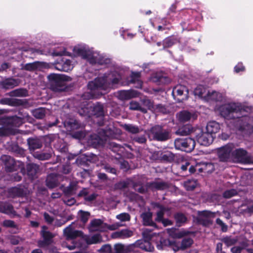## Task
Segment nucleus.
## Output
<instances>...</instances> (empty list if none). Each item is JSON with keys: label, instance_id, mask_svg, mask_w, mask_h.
Listing matches in <instances>:
<instances>
[{"label": "nucleus", "instance_id": "26", "mask_svg": "<svg viewBox=\"0 0 253 253\" xmlns=\"http://www.w3.org/2000/svg\"><path fill=\"white\" fill-rule=\"evenodd\" d=\"M155 208L157 209V217L155 220L157 222H161L164 219L163 215L166 209L158 204H155Z\"/></svg>", "mask_w": 253, "mask_h": 253}, {"label": "nucleus", "instance_id": "42", "mask_svg": "<svg viewBox=\"0 0 253 253\" xmlns=\"http://www.w3.org/2000/svg\"><path fill=\"white\" fill-rule=\"evenodd\" d=\"M144 238L146 239H152L154 236L156 235L155 233L151 232V229L149 228H145L142 232Z\"/></svg>", "mask_w": 253, "mask_h": 253}, {"label": "nucleus", "instance_id": "5", "mask_svg": "<svg viewBox=\"0 0 253 253\" xmlns=\"http://www.w3.org/2000/svg\"><path fill=\"white\" fill-rule=\"evenodd\" d=\"M148 135L150 139L158 141H165L169 137V133L159 126L153 127L149 131Z\"/></svg>", "mask_w": 253, "mask_h": 253}, {"label": "nucleus", "instance_id": "60", "mask_svg": "<svg viewBox=\"0 0 253 253\" xmlns=\"http://www.w3.org/2000/svg\"><path fill=\"white\" fill-rule=\"evenodd\" d=\"M3 225L6 227H13L14 226V223L11 220H5L3 222Z\"/></svg>", "mask_w": 253, "mask_h": 253}, {"label": "nucleus", "instance_id": "54", "mask_svg": "<svg viewBox=\"0 0 253 253\" xmlns=\"http://www.w3.org/2000/svg\"><path fill=\"white\" fill-rule=\"evenodd\" d=\"M53 54L55 56H62L66 54V51L64 48L60 50L56 49L53 52Z\"/></svg>", "mask_w": 253, "mask_h": 253}, {"label": "nucleus", "instance_id": "6", "mask_svg": "<svg viewBox=\"0 0 253 253\" xmlns=\"http://www.w3.org/2000/svg\"><path fill=\"white\" fill-rule=\"evenodd\" d=\"M157 238L156 246L158 250H162L165 249L167 247H170L174 252L178 251L177 242L165 239L160 234L157 235Z\"/></svg>", "mask_w": 253, "mask_h": 253}, {"label": "nucleus", "instance_id": "28", "mask_svg": "<svg viewBox=\"0 0 253 253\" xmlns=\"http://www.w3.org/2000/svg\"><path fill=\"white\" fill-rule=\"evenodd\" d=\"M135 247L139 245L140 248L146 252H153L154 250L153 246H152L151 243L146 241H144L143 242H141V244H139V242H136L135 244Z\"/></svg>", "mask_w": 253, "mask_h": 253}, {"label": "nucleus", "instance_id": "63", "mask_svg": "<svg viewBox=\"0 0 253 253\" xmlns=\"http://www.w3.org/2000/svg\"><path fill=\"white\" fill-rule=\"evenodd\" d=\"M44 217L45 220L48 223H51L53 220L52 217L50 216L48 213H45L44 214Z\"/></svg>", "mask_w": 253, "mask_h": 253}, {"label": "nucleus", "instance_id": "43", "mask_svg": "<svg viewBox=\"0 0 253 253\" xmlns=\"http://www.w3.org/2000/svg\"><path fill=\"white\" fill-rule=\"evenodd\" d=\"M78 216L84 223H85L88 219L89 213L88 212L80 211Z\"/></svg>", "mask_w": 253, "mask_h": 253}, {"label": "nucleus", "instance_id": "32", "mask_svg": "<svg viewBox=\"0 0 253 253\" xmlns=\"http://www.w3.org/2000/svg\"><path fill=\"white\" fill-rule=\"evenodd\" d=\"M49 79L51 81V84H60V80H66L65 77L59 75L51 74L48 76Z\"/></svg>", "mask_w": 253, "mask_h": 253}, {"label": "nucleus", "instance_id": "15", "mask_svg": "<svg viewBox=\"0 0 253 253\" xmlns=\"http://www.w3.org/2000/svg\"><path fill=\"white\" fill-rule=\"evenodd\" d=\"M41 234L44 239V241H40L39 242V246L43 247L44 245L49 244L50 242V240L53 237V235L47 231V228L45 226L42 227Z\"/></svg>", "mask_w": 253, "mask_h": 253}, {"label": "nucleus", "instance_id": "37", "mask_svg": "<svg viewBox=\"0 0 253 253\" xmlns=\"http://www.w3.org/2000/svg\"><path fill=\"white\" fill-rule=\"evenodd\" d=\"M27 94V91L24 89H17L10 92L11 96H25Z\"/></svg>", "mask_w": 253, "mask_h": 253}, {"label": "nucleus", "instance_id": "20", "mask_svg": "<svg viewBox=\"0 0 253 253\" xmlns=\"http://www.w3.org/2000/svg\"><path fill=\"white\" fill-rule=\"evenodd\" d=\"M143 219V224L145 225L151 226L156 227V224L152 221V213L150 211H147L143 213L141 215Z\"/></svg>", "mask_w": 253, "mask_h": 253}, {"label": "nucleus", "instance_id": "64", "mask_svg": "<svg viewBox=\"0 0 253 253\" xmlns=\"http://www.w3.org/2000/svg\"><path fill=\"white\" fill-rule=\"evenodd\" d=\"M63 247H65L66 248H68L69 250H72L75 249L76 248H80L81 246L79 245H74L73 246H67L65 245L64 244L63 245Z\"/></svg>", "mask_w": 253, "mask_h": 253}, {"label": "nucleus", "instance_id": "50", "mask_svg": "<svg viewBox=\"0 0 253 253\" xmlns=\"http://www.w3.org/2000/svg\"><path fill=\"white\" fill-rule=\"evenodd\" d=\"M15 126H19L22 124V120L18 117H14L10 121Z\"/></svg>", "mask_w": 253, "mask_h": 253}, {"label": "nucleus", "instance_id": "49", "mask_svg": "<svg viewBox=\"0 0 253 253\" xmlns=\"http://www.w3.org/2000/svg\"><path fill=\"white\" fill-rule=\"evenodd\" d=\"M236 193L237 192L236 190L232 189L225 191L223 194V196L226 198H229L235 195Z\"/></svg>", "mask_w": 253, "mask_h": 253}, {"label": "nucleus", "instance_id": "22", "mask_svg": "<svg viewBox=\"0 0 253 253\" xmlns=\"http://www.w3.org/2000/svg\"><path fill=\"white\" fill-rule=\"evenodd\" d=\"M177 117L179 120L183 122L188 121L191 119L194 120L197 117V116L195 114H192L189 112L185 111L180 112L178 114Z\"/></svg>", "mask_w": 253, "mask_h": 253}, {"label": "nucleus", "instance_id": "46", "mask_svg": "<svg viewBox=\"0 0 253 253\" xmlns=\"http://www.w3.org/2000/svg\"><path fill=\"white\" fill-rule=\"evenodd\" d=\"M237 241V239L230 237L225 238L223 239L224 242L227 246H230L233 244H235Z\"/></svg>", "mask_w": 253, "mask_h": 253}, {"label": "nucleus", "instance_id": "53", "mask_svg": "<svg viewBox=\"0 0 253 253\" xmlns=\"http://www.w3.org/2000/svg\"><path fill=\"white\" fill-rule=\"evenodd\" d=\"M216 223L217 224H218L219 226H220V227H221V229H222V230L223 231V232H225L227 231V226L226 225H225L223 222L222 221L219 219V218H217L216 219Z\"/></svg>", "mask_w": 253, "mask_h": 253}, {"label": "nucleus", "instance_id": "2", "mask_svg": "<svg viewBox=\"0 0 253 253\" xmlns=\"http://www.w3.org/2000/svg\"><path fill=\"white\" fill-rule=\"evenodd\" d=\"M120 79V76L116 72L111 73L90 82L88 84V88L90 91L98 89L106 90L117 84Z\"/></svg>", "mask_w": 253, "mask_h": 253}, {"label": "nucleus", "instance_id": "11", "mask_svg": "<svg viewBox=\"0 0 253 253\" xmlns=\"http://www.w3.org/2000/svg\"><path fill=\"white\" fill-rule=\"evenodd\" d=\"M172 93L173 96L176 95L177 96H182L183 95V97L178 99V100H182L188 98L189 92L186 86L182 85H178L173 88Z\"/></svg>", "mask_w": 253, "mask_h": 253}, {"label": "nucleus", "instance_id": "12", "mask_svg": "<svg viewBox=\"0 0 253 253\" xmlns=\"http://www.w3.org/2000/svg\"><path fill=\"white\" fill-rule=\"evenodd\" d=\"M214 214L213 213L209 211H199L198 213V218L199 222L204 225H208L211 222V218L213 217Z\"/></svg>", "mask_w": 253, "mask_h": 253}, {"label": "nucleus", "instance_id": "29", "mask_svg": "<svg viewBox=\"0 0 253 253\" xmlns=\"http://www.w3.org/2000/svg\"><path fill=\"white\" fill-rule=\"evenodd\" d=\"M208 98L206 101H209L211 100L220 101L222 98V95L215 91H209Z\"/></svg>", "mask_w": 253, "mask_h": 253}, {"label": "nucleus", "instance_id": "39", "mask_svg": "<svg viewBox=\"0 0 253 253\" xmlns=\"http://www.w3.org/2000/svg\"><path fill=\"white\" fill-rule=\"evenodd\" d=\"M175 43V40L173 38L169 37L165 39L163 41V48L165 49L166 48H169L171 47Z\"/></svg>", "mask_w": 253, "mask_h": 253}, {"label": "nucleus", "instance_id": "47", "mask_svg": "<svg viewBox=\"0 0 253 253\" xmlns=\"http://www.w3.org/2000/svg\"><path fill=\"white\" fill-rule=\"evenodd\" d=\"M175 219L177 223H182L186 221V217L182 214L178 213L175 215Z\"/></svg>", "mask_w": 253, "mask_h": 253}, {"label": "nucleus", "instance_id": "27", "mask_svg": "<svg viewBox=\"0 0 253 253\" xmlns=\"http://www.w3.org/2000/svg\"><path fill=\"white\" fill-rule=\"evenodd\" d=\"M196 162L194 160L191 159L186 162L184 165H182L181 169L182 170L185 171L187 169V167L190 166L189 170L190 173H194L196 171Z\"/></svg>", "mask_w": 253, "mask_h": 253}, {"label": "nucleus", "instance_id": "35", "mask_svg": "<svg viewBox=\"0 0 253 253\" xmlns=\"http://www.w3.org/2000/svg\"><path fill=\"white\" fill-rule=\"evenodd\" d=\"M183 184L187 190H192L197 186V182L194 179H191L185 181Z\"/></svg>", "mask_w": 253, "mask_h": 253}, {"label": "nucleus", "instance_id": "1", "mask_svg": "<svg viewBox=\"0 0 253 253\" xmlns=\"http://www.w3.org/2000/svg\"><path fill=\"white\" fill-rule=\"evenodd\" d=\"M73 52L75 55L85 59L91 64L103 65L110 62L109 59L105 58L97 51H94L85 45H78L74 47Z\"/></svg>", "mask_w": 253, "mask_h": 253}, {"label": "nucleus", "instance_id": "9", "mask_svg": "<svg viewBox=\"0 0 253 253\" xmlns=\"http://www.w3.org/2000/svg\"><path fill=\"white\" fill-rule=\"evenodd\" d=\"M107 224L99 219H95L92 220L88 229L90 232H104L106 231Z\"/></svg>", "mask_w": 253, "mask_h": 253}, {"label": "nucleus", "instance_id": "57", "mask_svg": "<svg viewBox=\"0 0 253 253\" xmlns=\"http://www.w3.org/2000/svg\"><path fill=\"white\" fill-rule=\"evenodd\" d=\"M20 239L18 237L12 236L10 239V243L13 245H17L19 243Z\"/></svg>", "mask_w": 253, "mask_h": 253}, {"label": "nucleus", "instance_id": "34", "mask_svg": "<svg viewBox=\"0 0 253 253\" xmlns=\"http://www.w3.org/2000/svg\"><path fill=\"white\" fill-rule=\"evenodd\" d=\"M32 113L35 118L37 119H42L46 113V110L44 108H40L33 110Z\"/></svg>", "mask_w": 253, "mask_h": 253}, {"label": "nucleus", "instance_id": "40", "mask_svg": "<svg viewBox=\"0 0 253 253\" xmlns=\"http://www.w3.org/2000/svg\"><path fill=\"white\" fill-rule=\"evenodd\" d=\"M40 65L39 62H35L31 63L26 64L23 68L28 71H33L37 69Z\"/></svg>", "mask_w": 253, "mask_h": 253}, {"label": "nucleus", "instance_id": "52", "mask_svg": "<svg viewBox=\"0 0 253 253\" xmlns=\"http://www.w3.org/2000/svg\"><path fill=\"white\" fill-rule=\"evenodd\" d=\"M100 251L104 253H110L111 251V247L109 245H105L102 247Z\"/></svg>", "mask_w": 253, "mask_h": 253}, {"label": "nucleus", "instance_id": "16", "mask_svg": "<svg viewBox=\"0 0 253 253\" xmlns=\"http://www.w3.org/2000/svg\"><path fill=\"white\" fill-rule=\"evenodd\" d=\"M196 167L199 172H211L214 170V166L211 163L197 162Z\"/></svg>", "mask_w": 253, "mask_h": 253}, {"label": "nucleus", "instance_id": "14", "mask_svg": "<svg viewBox=\"0 0 253 253\" xmlns=\"http://www.w3.org/2000/svg\"><path fill=\"white\" fill-rule=\"evenodd\" d=\"M55 68L59 71L68 72L73 68V64L68 59H62V62L57 63L55 65Z\"/></svg>", "mask_w": 253, "mask_h": 253}, {"label": "nucleus", "instance_id": "31", "mask_svg": "<svg viewBox=\"0 0 253 253\" xmlns=\"http://www.w3.org/2000/svg\"><path fill=\"white\" fill-rule=\"evenodd\" d=\"M0 211L3 213L8 215L14 216L15 215V212L13 210L12 207L9 204H5L0 208Z\"/></svg>", "mask_w": 253, "mask_h": 253}, {"label": "nucleus", "instance_id": "36", "mask_svg": "<svg viewBox=\"0 0 253 253\" xmlns=\"http://www.w3.org/2000/svg\"><path fill=\"white\" fill-rule=\"evenodd\" d=\"M28 144L30 148L33 150L39 149L42 146V144L37 139H28Z\"/></svg>", "mask_w": 253, "mask_h": 253}, {"label": "nucleus", "instance_id": "7", "mask_svg": "<svg viewBox=\"0 0 253 253\" xmlns=\"http://www.w3.org/2000/svg\"><path fill=\"white\" fill-rule=\"evenodd\" d=\"M232 158L242 163H253V158L248 156L246 151L241 149L236 150L233 149Z\"/></svg>", "mask_w": 253, "mask_h": 253}, {"label": "nucleus", "instance_id": "4", "mask_svg": "<svg viewBox=\"0 0 253 253\" xmlns=\"http://www.w3.org/2000/svg\"><path fill=\"white\" fill-rule=\"evenodd\" d=\"M174 144L177 149L189 152L194 148L195 141L191 138H177L175 139Z\"/></svg>", "mask_w": 253, "mask_h": 253}, {"label": "nucleus", "instance_id": "24", "mask_svg": "<svg viewBox=\"0 0 253 253\" xmlns=\"http://www.w3.org/2000/svg\"><path fill=\"white\" fill-rule=\"evenodd\" d=\"M46 181V185L50 188L56 187L58 184L57 177L53 174L48 175Z\"/></svg>", "mask_w": 253, "mask_h": 253}, {"label": "nucleus", "instance_id": "48", "mask_svg": "<svg viewBox=\"0 0 253 253\" xmlns=\"http://www.w3.org/2000/svg\"><path fill=\"white\" fill-rule=\"evenodd\" d=\"M121 226H122V224L119 222L115 223L114 224H112V225H108L107 224L106 231H107L108 230H116L118 228H119Z\"/></svg>", "mask_w": 253, "mask_h": 253}, {"label": "nucleus", "instance_id": "8", "mask_svg": "<svg viewBox=\"0 0 253 253\" xmlns=\"http://www.w3.org/2000/svg\"><path fill=\"white\" fill-rule=\"evenodd\" d=\"M233 148H234V145L230 144L218 149L217 154L220 161H227L230 158H232Z\"/></svg>", "mask_w": 253, "mask_h": 253}, {"label": "nucleus", "instance_id": "10", "mask_svg": "<svg viewBox=\"0 0 253 253\" xmlns=\"http://www.w3.org/2000/svg\"><path fill=\"white\" fill-rule=\"evenodd\" d=\"M198 142L202 145L207 146L212 143L213 139L212 135L210 134L208 131L201 132L200 134L196 136Z\"/></svg>", "mask_w": 253, "mask_h": 253}, {"label": "nucleus", "instance_id": "17", "mask_svg": "<svg viewBox=\"0 0 253 253\" xmlns=\"http://www.w3.org/2000/svg\"><path fill=\"white\" fill-rule=\"evenodd\" d=\"M208 90L202 85L198 86L194 90V93L195 96H198L203 100L206 101L208 97Z\"/></svg>", "mask_w": 253, "mask_h": 253}, {"label": "nucleus", "instance_id": "33", "mask_svg": "<svg viewBox=\"0 0 253 253\" xmlns=\"http://www.w3.org/2000/svg\"><path fill=\"white\" fill-rule=\"evenodd\" d=\"M193 243V240L189 238H184L181 244L177 243L178 250H184L189 247Z\"/></svg>", "mask_w": 253, "mask_h": 253}, {"label": "nucleus", "instance_id": "62", "mask_svg": "<svg viewBox=\"0 0 253 253\" xmlns=\"http://www.w3.org/2000/svg\"><path fill=\"white\" fill-rule=\"evenodd\" d=\"M2 159L4 161H9V164L13 165L14 164V161L13 159H12L10 156H3L2 157Z\"/></svg>", "mask_w": 253, "mask_h": 253}, {"label": "nucleus", "instance_id": "13", "mask_svg": "<svg viewBox=\"0 0 253 253\" xmlns=\"http://www.w3.org/2000/svg\"><path fill=\"white\" fill-rule=\"evenodd\" d=\"M64 233L68 240L82 236V233L81 231L76 230L72 228V224L66 227L64 230Z\"/></svg>", "mask_w": 253, "mask_h": 253}, {"label": "nucleus", "instance_id": "45", "mask_svg": "<svg viewBox=\"0 0 253 253\" xmlns=\"http://www.w3.org/2000/svg\"><path fill=\"white\" fill-rule=\"evenodd\" d=\"M116 218L121 221H126L130 220V216L127 213L119 214L116 216Z\"/></svg>", "mask_w": 253, "mask_h": 253}, {"label": "nucleus", "instance_id": "59", "mask_svg": "<svg viewBox=\"0 0 253 253\" xmlns=\"http://www.w3.org/2000/svg\"><path fill=\"white\" fill-rule=\"evenodd\" d=\"M152 187L156 189H161L165 188V185L163 183H155L152 184Z\"/></svg>", "mask_w": 253, "mask_h": 253}, {"label": "nucleus", "instance_id": "3", "mask_svg": "<svg viewBox=\"0 0 253 253\" xmlns=\"http://www.w3.org/2000/svg\"><path fill=\"white\" fill-rule=\"evenodd\" d=\"M219 112L221 116L227 120L238 119L237 122L241 124L244 119H240L241 116H243V112L244 110L241 108L240 104L235 103H230L225 104L219 108Z\"/></svg>", "mask_w": 253, "mask_h": 253}, {"label": "nucleus", "instance_id": "30", "mask_svg": "<svg viewBox=\"0 0 253 253\" xmlns=\"http://www.w3.org/2000/svg\"><path fill=\"white\" fill-rule=\"evenodd\" d=\"M136 96V93L133 91L123 90L119 92V97L121 99H128Z\"/></svg>", "mask_w": 253, "mask_h": 253}, {"label": "nucleus", "instance_id": "21", "mask_svg": "<svg viewBox=\"0 0 253 253\" xmlns=\"http://www.w3.org/2000/svg\"><path fill=\"white\" fill-rule=\"evenodd\" d=\"M219 124L215 121H211L208 123L206 127L207 131L212 135L216 133L220 130Z\"/></svg>", "mask_w": 253, "mask_h": 253}, {"label": "nucleus", "instance_id": "51", "mask_svg": "<svg viewBox=\"0 0 253 253\" xmlns=\"http://www.w3.org/2000/svg\"><path fill=\"white\" fill-rule=\"evenodd\" d=\"M35 157L41 160H44L48 159L50 157V155L49 154H37Z\"/></svg>", "mask_w": 253, "mask_h": 253}, {"label": "nucleus", "instance_id": "55", "mask_svg": "<svg viewBox=\"0 0 253 253\" xmlns=\"http://www.w3.org/2000/svg\"><path fill=\"white\" fill-rule=\"evenodd\" d=\"M64 202L66 205L71 206L75 203L76 201L74 198H66L64 199Z\"/></svg>", "mask_w": 253, "mask_h": 253}, {"label": "nucleus", "instance_id": "38", "mask_svg": "<svg viewBox=\"0 0 253 253\" xmlns=\"http://www.w3.org/2000/svg\"><path fill=\"white\" fill-rule=\"evenodd\" d=\"M123 127L126 131L132 133H136L139 131L137 126L131 124H125L123 126Z\"/></svg>", "mask_w": 253, "mask_h": 253}, {"label": "nucleus", "instance_id": "58", "mask_svg": "<svg viewBox=\"0 0 253 253\" xmlns=\"http://www.w3.org/2000/svg\"><path fill=\"white\" fill-rule=\"evenodd\" d=\"M245 69L244 67L241 63L238 64L234 68L235 71L236 73H239L241 71H244Z\"/></svg>", "mask_w": 253, "mask_h": 253}, {"label": "nucleus", "instance_id": "19", "mask_svg": "<svg viewBox=\"0 0 253 253\" xmlns=\"http://www.w3.org/2000/svg\"><path fill=\"white\" fill-rule=\"evenodd\" d=\"M132 235L133 232L131 230L128 229H123L113 233L112 237L114 238L125 239L131 237Z\"/></svg>", "mask_w": 253, "mask_h": 253}, {"label": "nucleus", "instance_id": "23", "mask_svg": "<svg viewBox=\"0 0 253 253\" xmlns=\"http://www.w3.org/2000/svg\"><path fill=\"white\" fill-rule=\"evenodd\" d=\"M19 81L13 79H7L0 83L2 87L6 89L11 88L18 85Z\"/></svg>", "mask_w": 253, "mask_h": 253}, {"label": "nucleus", "instance_id": "56", "mask_svg": "<svg viewBox=\"0 0 253 253\" xmlns=\"http://www.w3.org/2000/svg\"><path fill=\"white\" fill-rule=\"evenodd\" d=\"M140 108L139 105L136 102H131L130 103L129 109L131 110H139Z\"/></svg>", "mask_w": 253, "mask_h": 253}, {"label": "nucleus", "instance_id": "61", "mask_svg": "<svg viewBox=\"0 0 253 253\" xmlns=\"http://www.w3.org/2000/svg\"><path fill=\"white\" fill-rule=\"evenodd\" d=\"M242 248L241 247H234L231 249L232 253H241Z\"/></svg>", "mask_w": 253, "mask_h": 253}, {"label": "nucleus", "instance_id": "44", "mask_svg": "<svg viewBox=\"0 0 253 253\" xmlns=\"http://www.w3.org/2000/svg\"><path fill=\"white\" fill-rule=\"evenodd\" d=\"M190 129L189 126H184L176 131V133L180 135H187L189 134Z\"/></svg>", "mask_w": 253, "mask_h": 253}, {"label": "nucleus", "instance_id": "41", "mask_svg": "<svg viewBox=\"0 0 253 253\" xmlns=\"http://www.w3.org/2000/svg\"><path fill=\"white\" fill-rule=\"evenodd\" d=\"M15 131H13L8 127H3L0 128V136H3L9 134H15Z\"/></svg>", "mask_w": 253, "mask_h": 253}, {"label": "nucleus", "instance_id": "25", "mask_svg": "<svg viewBox=\"0 0 253 253\" xmlns=\"http://www.w3.org/2000/svg\"><path fill=\"white\" fill-rule=\"evenodd\" d=\"M83 238L87 244H97L102 241L101 236L99 234H96L91 237L85 236Z\"/></svg>", "mask_w": 253, "mask_h": 253}, {"label": "nucleus", "instance_id": "18", "mask_svg": "<svg viewBox=\"0 0 253 253\" xmlns=\"http://www.w3.org/2000/svg\"><path fill=\"white\" fill-rule=\"evenodd\" d=\"M135 247V244H131L126 247H125L122 244H119L115 245V250L116 253H123L125 252L128 253L134 251Z\"/></svg>", "mask_w": 253, "mask_h": 253}]
</instances>
